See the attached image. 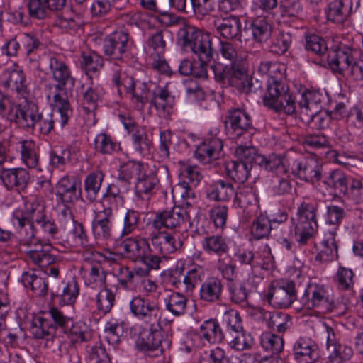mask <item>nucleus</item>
Listing matches in <instances>:
<instances>
[{
    "instance_id": "1",
    "label": "nucleus",
    "mask_w": 363,
    "mask_h": 363,
    "mask_svg": "<svg viewBox=\"0 0 363 363\" xmlns=\"http://www.w3.org/2000/svg\"><path fill=\"white\" fill-rule=\"evenodd\" d=\"M49 74L55 84L47 83L45 86L46 96L52 99L55 111H41L35 130L44 135H48L54 128L55 123L63 128L72 115V110L67 99V89H72L75 79L72 76L69 67L62 57L50 56L47 61Z\"/></svg>"
},
{
    "instance_id": "2",
    "label": "nucleus",
    "mask_w": 363,
    "mask_h": 363,
    "mask_svg": "<svg viewBox=\"0 0 363 363\" xmlns=\"http://www.w3.org/2000/svg\"><path fill=\"white\" fill-rule=\"evenodd\" d=\"M278 69V65L272 61L262 62L258 67L261 74L269 77L267 82V91L263 96L265 106L290 115L296 111L295 98L289 93L288 88L283 82L277 79L274 76Z\"/></svg>"
},
{
    "instance_id": "3",
    "label": "nucleus",
    "mask_w": 363,
    "mask_h": 363,
    "mask_svg": "<svg viewBox=\"0 0 363 363\" xmlns=\"http://www.w3.org/2000/svg\"><path fill=\"white\" fill-rule=\"evenodd\" d=\"M216 82L223 86H230L245 94L255 93L262 89L261 82L247 74L246 62L233 65L223 66L213 62L210 65Z\"/></svg>"
},
{
    "instance_id": "4",
    "label": "nucleus",
    "mask_w": 363,
    "mask_h": 363,
    "mask_svg": "<svg viewBox=\"0 0 363 363\" xmlns=\"http://www.w3.org/2000/svg\"><path fill=\"white\" fill-rule=\"evenodd\" d=\"M125 256L135 262L142 264L136 273L140 277L147 276L152 269H158L161 257L153 255L149 238L141 236L126 238L121 243Z\"/></svg>"
},
{
    "instance_id": "5",
    "label": "nucleus",
    "mask_w": 363,
    "mask_h": 363,
    "mask_svg": "<svg viewBox=\"0 0 363 363\" xmlns=\"http://www.w3.org/2000/svg\"><path fill=\"white\" fill-rule=\"evenodd\" d=\"M43 203L35 200L26 203V210H16L12 216V223L19 230L21 240L30 244L29 240L35 235V224L37 225L48 217L45 213Z\"/></svg>"
},
{
    "instance_id": "6",
    "label": "nucleus",
    "mask_w": 363,
    "mask_h": 363,
    "mask_svg": "<svg viewBox=\"0 0 363 363\" xmlns=\"http://www.w3.org/2000/svg\"><path fill=\"white\" fill-rule=\"evenodd\" d=\"M157 230L162 228L182 232L191 226L190 217L186 209L179 206L157 212L151 222Z\"/></svg>"
},
{
    "instance_id": "7",
    "label": "nucleus",
    "mask_w": 363,
    "mask_h": 363,
    "mask_svg": "<svg viewBox=\"0 0 363 363\" xmlns=\"http://www.w3.org/2000/svg\"><path fill=\"white\" fill-rule=\"evenodd\" d=\"M133 316L145 326H157L161 323L162 312L159 304L145 297L137 296L130 303Z\"/></svg>"
},
{
    "instance_id": "8",
    "label": "nucleus",
    "mask_w": 363,
    "mask_h": 363,
    "mask_svg": "<svg viewBox=\"0 0 363 363\" xmlns=\"http://www.w3.org/2000/svg\"><path fill=\"white\" fill-rule=\"evenodd\" d=\"M301 302L306 308H316L323 313L333 312L335 309L333 298L323 286L315 284L308 286L301 297Z\"/></svg>"
},
{
    "instance_id": "9",
    "label": "nucleus",
    "mask_w": 363,
    "mask_h": 363,
    "mask_svg": "<svg viewBox=\"0 0 363 363\" xmlns=\"http://www.w3.org/2000/svg\"><path fill=\"white\" fill-rule=\"evenodd\" d=\"M290 174L297 179L309 183L320 180L322 166L314 157L296 159L290 164Z\"/></svg>"
},
{
    "instance_id": "10",
    "label": "nucleus",
    "mask_w": 363,
    "mask_h": 363,
    "mask_svg": "<svg viewBox=\"0 0 363 363\" xmlns=\"http://www.w3.org/2000/svg\"><path fill=\"white\" fill-rule=\"evenodd\" d=\"M226 134L231 139H239L242 135L250 137L249 130L252 128L251 118L243 109L233 108L228 111L225 118Z\"/></svg>"
},
{
    "instance_id": "11",
    "label": "nucleus",
    "mask_w": 363,
    "mask_h": 363,
    "mask_svg": "<svg viewBox=\"0 0 363 363\" xmlns=\"http://www.w3.org/2000/svg\"><path fill=\"white\" fill-rule=\"evenodd\" d=\"M161 323L157 326H146L136 341L138 349L148 356L158 357L163 354L162 337L161 334Z\"/></svg>"
},
{
    "instance_id": "12",
    "label": "nucleus",
    "mask_w": 363,
    "mask_h": 363,
    "mask_svg": "<svg viewBox=\"0 0 363 363\" xmlns=\"http://www.w3.org/2000/svg\"><path fill=\"white\" fill-rule=\"evenodd\" d=\"M266 298L274 307H289L296 299L295 283L292 281L273 283L266 295Z\"/></svg>"
},
{
    "instance_id": "13",
    "label": "nucleus",
    "mask_w": 363,
    "mask_h": 363,
    "mask_svg": "<svg viewBox=\"0 0 363 363\" xmlns=\"http://www.w3.org/2000/svg\"><path fill=\"white\" fill-rule=\"evenodd\" d=\"M129 48V35L124 31L113 32L103 41L104 53L111 60H122Z\"/></svg>"
},
{
    "instance_id": "14",
    "label": "nucleus",
    "mask_w": 363,
    "mask_h": 363,
    "mask_svg": "<svg viewBox=\"0 0 363 363\" xmlns=\"http://www.w3.org/2000/svg\"><path fill=\"white\" fill-rule=\"evenodd\" d=\"M356 51L349 46L341 45L331 50L327 55V61L331 70L345 76L347 70L356 59L354 54Z\"/></svg>"
},
{
    "instance_id": "15",
    "label": "nucleus",
    "mask_w": 363,
    "mask_h": 363,
    "mask_svg": "<svg viewBox=\"0 0 363 363\" xmlns=\"http://www.w3.org/2000/svg\"><path fill=\"white\" fill-rule=\"evenodd\" d=\"M291 354L297 363H311L319 357L318 346L310 337H299L292 345Z\"/></svg>"
},
{
    "instance_id": "16",
    "label": "nucleus",
    "mask_w": 363,
    "mask_h": 363,
    "mask_svg": "<svg viewBox=\"0 0 363 363\" xmlns=\"http://www.w3.org/2000/svg\"><path fill=\"white\" fill-rule=\"evenodd\" d=\"M1 77L4 87L23 96L27 92L26 74L18 65L15 64L4 69Z\"/></svg>"
},
{
    "instance_id": "17",
    "label": "nucleus",
    "mask_w": 363,
    "mask_h": 363,
    "mask_svg": "<svg viewBox=\"0 0 363 363\" xmlns=\"http://www.w3.org/2000/svg\"><path fill=\"white\" fill-rule=\"evenodd\" d=\"M0 179L9 190H24L30 179L29 172L24 168H4L0 170Z\"/></svg>"
},
{
    "instance_id": "18",
    "label": "nucleus",
    "mask_w": 363,
    "mask_h": 363,
    "mask_svg": "<svg viewBox=\"0 0 363 363\" xmlns=\"http://www.w3.org/2000/svg\"><path fill=\"white\" fill-rule=\"evenodd\" d=\"M86 262L81 268V273L86 285L92 289L102 288L106 282V274L99 262H89L85 258Z\"/></svg>"
},
{
    "instance_id": "19",
    "label": "nucleus",
    "mask_w": 363,
    "mask_h": 363,
    "mask_svg": "<svg viewBox=\"0 0 363 363\" xmlns=\"http://www.w3.org/2000/svg\"><path fill=\"white\" fill-rule=\"evenodd\" d=\"M153 255H167L176 251L175 239L170 233L155 230L150 233Z\"/></svg>"
},
{
    "instance_id": "20",
    "label": "nucleus",
    "mask_w": 363,
    "mask_h": 363,
    "mask_svg": "<svg viewBox=\"0 0 363 363\" xmlns=\"http://www.w3.org/2000/svg\"><path fill=\"white\" fill-rule=\"evenodd\" d=\"M327 99L325 94L320 91H308L304 92L298 101L299 117L308 113H318L322 110L323 105Z\"/></svg>"
},
{
    "instance_id": "21",
    "label": "nucleus",
    "mask_w": 363,
    "mask_h": 363,
    "mask_svg": "<svg viewBox=\"0 0 363 363\" xmlns=\"http://www.w3.org/2000/svg\"><path fill=\"white\" fill-rule=\"evenodd\" d=\"M21 245L29 247L26 251L27 257L35 265L42 268L48 267L57 260V257L52 255L49 250L45 249L40 242H33V239L29 240L30 244L24 243L21 240Z\"/></svg>"
},
{
    "instance_id": "22",
    "label": "nucleus",
    "mask_w": 363,
    "mask_h": 363,
    "mask_svg": "<svg viewBox=\"0 0 363 363\" xmlns=\"http://www.w3.org/2000/svg\"><path fill=\"white\" fill-rule=\"evenodd\" d=\"M223 141L217 138H211L203 141L195 150V157L201 163H211L220 157L223 149Z\"/></svg>"
},
{
    "instance_id": "23",
    "label": "nucleus",
    "mask_w": 363,
    "mask_h": 363,
    "mask_svg": "<svg viewBox=\"0 0 363 363\" xmlns=\"http://www.w3.org/2000/svg\"><path fill=\"white\" fill-rule=\"evenodd\" d=\"M66 0H26L29 16L42 20L46 18L49 10L62 9Z\"/></svg>"
},
{
    "instance_id": "24",
    "label": "nucleus",
    "mask_w": 363,
    "mask_h": 363,
    "mask_svg": "<svg viewBox=\"0 0 363 363\" xmlns=\"http://www.w3.org/2000/svg\"><path fill=\"white\" fill-rule=\"evenodd\" d=\"M80 194V182L73 178L64 177L56 185V196L62 203H72Z\"/></svg>"
},
{
    "instance_id": "25",
    "label": "nucleus",
    "mask_w": 363,
    "mask_h": 363,
    "mask_svg": "<svg viewBox=\"0 0 363 363\" xmlns=\"http://www.w3.org/2000/svg\"><path fill=\"white\" fill-rule=\"evenodd\" d=\"M257 165L278 176L289 177L290 174V164H288L286 159L281 155L272 154L267 157L262 155L258 157Z\"/></svg>"
},
{
    "instance_id": "26",
    "label": "nucleus",
    "mask_w": 363,
    "mask_h": 363,
    "mask_svg": "<svg viewBox=\"0 0 363 363\" xmlns=\"http://www.w3.org/2000/svg\"><path fill=\"white\" fill-rule=\"evenodd\" d=\"M352 12V0H334L328 5L326 15L329 21L336 23H342Z\"/></svg>"
},
{
    "instance_id": "27",
    "label": "nucleus",
    "mask_w": 363,
    "mask_h": 363,
    "mask_svg": "<svg viewBox=\"0 0 363 363\" xmlns=\"http://www.w3.org/2000/svg\"><path fill=\"white\" fill-rule=\"evenodd\" d=\"M291 228H294L296 241L300 245H306L317 233L318 225L317 221L306 219L291 218Z\"/></svg>"
},
{
    "instance_id": "28",
    "label": "nucleus",
    "mask_w": 363,
    "mask_h": 363,
    "mask_svg": "<svg viewBox=\"0 0 363 363\" xmlns=\"http://www.w3.org/2000/svg\"><path fill=\"white\" fill-rule=\"evenodd\" d=\"M317 247V255L315 257L320 262L332 261L337 258V245L335 240V233L328 231Z\"/></svg>"
},
{
    "instance_id": "29",
    "label": "nucleus",
    "mask_w": 363,
    "mask_h": 363,
    "mask_svg": "<svg viewBox=\"0 0 363 363\" xmlns=\"http://www.w3.org/2000/svg\"><path fill=\"white\" fill-rule=\"evenodd\" d=\"M36 104L26 101L23 105H16L8 112V120L14 122L24 130H29V122Z\"/></svg>"
},
{
    "instance_id": "30",
    "label": "nucleus",
    "mask_w": 363,
    "mask_h": 363,
    "mask_svg": "<svg viewBox=\"0 0 363 363\" xmlns=\"http://www.w3.org/2000/svg\"><path fill=\"white\" fill-rule=\"evenodd\" d=\"M257 315L259 318L267 320L268 327L276 330L278 333L286 332L291 325V317L281 312L271 313L263 308L257 309Z\"/></svg>"
},
{
    "instance_id": "31",
    "label": "nucleus",
    "mask_w": 363,
    "mask_h": 363,
    "mask_svg": "<svg viewBox=\"0 0 363 363\" xmlns=\"http://www.w3.org/2000/svg\"><path fill=\"white\" fill-rule=\"evenodd\" d=\"M223 284L217 277L208 278L201 286L200 298L204 301L213 303L221 299Z\"/></svg>"
},
{
    "instance_id": "32",
    "label": "nucleus",
    "mask_w": 363,
    "mask_h": 363,
    "mask_svg": "<svg viewBox=\"0 0 363 363\" xmlns=\"http://www.w3.org/2000/svg\"><path fill=\"white\" fill-rule=\"evenodd\" d=\"M217 33L226 39H233L241 33V23L238 17L230 16L214 23Z\"/></svg>"
},
{
    "instance_id": "33",
    "label": "nucleus",
    "mask_w": 363,
    "mask_h": 363,
    "mask_svg": "<svg viewBox=\"0 0 363 363\" xmlns=\"http://www.w3.org/2000/svg\"><path fill=\"white\" fill-rule=\"evenodd\" d=\"M30 333L36 339H52L56 333V326L52 320L44 317L34 318L30 327Z\"/></svg>"
},
{
    "instance_id": "34",
    "label": "nucleus",
    "mask_w": 363,
    "mask_h": 363,
    "mask_svg": "<svg viewBox=\"0 0 363 363\" xmlns=\"http://www.w3.org/2000/svg\"><path fill=\"white\" fill-rule=\"evenodd\" d=\"M18 151L21 153L22 162L28 168H38L39 155L35 143L30 140L18 143Z\"/></svg>"
},
{
    "instance_id": "35",
    "label": "nucleus",
    "mask_w": 363,
    "mask_h": 363,
    "mask_svg": "<svg viewBox=\"0 0 363 363\" xmlns=\"http://www.w3.org/2000/svg\"><path fill=\"white\" fill-rule=\"evenodd\" d=\"M189 49L198 55L200 60H210L213 57V50L209 34L201 31Z\"/></svg>"
},
{
    "instance_id": "36",
    "label": "nucleus",
    "mask_w": 363,
    "mask_h": 363,
    "mask_svg": "<svg viewBox=\"0 0 363 363\" xmlns=\"http://www.w3.org/2000/svg\"><path fill=\"white\" fill-rule=\"evenodd\" d=\"M113 216H111V210L106 209L105 211H99L96 213V218L92 223V228L94 235L96 237L107 239L111 235V221Z\"/></svg>"
},
{
    "instance_id": "37",
    "label": "nucleus",
    "mask_w": 363,
    "mask_h": 363,
    "mask_svg": "<svg viewBox=\"0 0 363 363\" xmlns=\"http://www.w3.org/2000/svg\"><path fill=\"white\" fill-rule=\"evenodd\" d=\"M218 55L221 57L230 62L229 67H233L245 62L242 57V52L239 50L238 46L226 40H220Z\"/></svg>"
},
{
    "instance_id": "38",
    "label": "nucleus",
    "mask_w": 363,
    "mask_h": 363,
    "mask_svg": "<svg viewBox=\"0 0 363 363\" xmlns=\"http://www.w3.org/2000/svg\"><path fill=\"white\" fill-rule=\"evenodd\" d=\"M225 169L229 178L235 182L242 184L250 177L252 167L237 160H232L225 164Z\"/></svg>"
},
{
    "instance_id": "39",
    "label": "nucleus",
    "mask_w": 363,
    "mask_h": 363,
    "mask_svg": "<svg viewBox=\"0 0 363 363\" xmlns=\"http://www.w3.org/2000/svg\"><path fill=\"white\" fill-rule=\"evenodd\" d=\"M199 333L211 344L219 343L224 337L218 323L213 319L206 320L200 325Z\"/></svg>"
},
{
    "instance_id": "40",
    "label": "nucleus",
    "mask_w": 363,
    "mask_h": 363,
    "mask_svg": "<svg viewBox=\"0 0 363 363\" xmlns=\"http://www.w3.org/2000/svg\"><path fill=\"white\" fill-rule=\"evenodd\" d=\"M143 166L140 162L129 161L121 166L118 175V182L128 186L132 180H138V177L143 174Z\"/></svg>"
},
{
    "instance_id": "41",
    "label": "nucleus",
    "mask_w": 363,
    "mask_h": 363,
    "mask_svg": "<svg viewBox=\"0 0 363 363\" xmlns=\"http://www.w3.org/2000/svg\"><path fill=\"white\" fill-rule=\"evenodd\" d=\"M201 246L206 253L218 256L227 253L229 249L225 239L218 235L205 237L201 242Z\"/></svg>"
},
{
    "instance_id": "42",
    "label": "nucleus",
    "mask_w": 363,
    "mask_h": 363,
    "mask_svg": "<svg viewBox=\"0 0 363 363\" xmlns=\"http://www.w3.org/2000/svg\"><path fill=\"white\" fill-rule=\"evenodd\" d=\"M324 183L339 195L345 194L350 184L345 174L340 169L332 171L325 178Z\"/></svg>"
},
{
    "instance_id": "43",
    "label": "nucleus",
    "mask_w": 363,
    "mask_h": 363,
    "mask_svg": "<svg viewBox=\"0 0 363 363\" xmlns=\"http://www.w3.org/2000/svg\"><path fill=\"white\" fill-rule=\"evenodd\" d=\"M252 35L259 43L266 42L272 35L273 27L272 23L265 17H259L252 23Z\"/></svg>"
},
{
    "instance_id": "44",
    "label": "nucleus",
    "mask_w": 363,
    "mask_h": 363,
    "mask_svg": "<svg viewBox=\"0 0 363 363\" xmlns=\"http://www.w3.org/2000/svg\"><path fill=\"white\" fill-rule=\"evenodd\" d=\"M235 194L233 184L224 180H218L212 186V190L208 196L216 201H228Z\"/></svg>"
},
{
    "instance_id": "45",
    "label": "nucleus",
    "mask_w": 363,
    "mask_h": 363,
    "mask_svg": "<svg viewBox=\"0 0 363 363\" xmlns=\"http://www.w3.org/2000/svg\"><path fill=\"white\" fill-rule=\"evenodd\" d=\"M158 184V179L153 175L146 176L143 174L138 177L135 182V194L141 199L149 198L154 193L155 188Z\"/></svg>"
},
{
    "instance_id": "46",
    "label": "nucleus",
    "mask_w": 363,
    "mask_h": 363,
    "mask_svg": "<svg viewBox=\"0 0 363 363\" xmlns=\"http://www.w3.org/2000/svg\"><path fill=\"white\" fill-rule=\"evenodd\" d=\"M104 174L101 172L90 173L84 181V190L86 193V198L89 201H94L97 197L101 189Z\"/></svg>"
},
{
    "instance_id": "47",
    "label": "nucleus",
    "mask_w": 363,
    "mask_h": 363,
    "mask_svg": "<svg viewBox=\"0 0 363 363\" xmlns=\"http://www.w3.org/2000/svg\"><path fill=\"white\" fill-rule=\"evenodd\" d=\"M72 341L76 342H87L91 338V331L83 322L73 323L65 330Z\"/></svg>"
},
{
    "instance_id": "48",
    "label": "nucleus",
    "mask_w": 363,
    "mask_h": 363,
    "mask_svg": "<svg viewBox=\"0 0 363 363\" xmlns=\"http://www.w3.org/2000/svg\"><path fill=\"white\" fill-rule=\"evenodd\" d=\"M226 338L230 347L238 351L249 349L253 344L252 336L243 330L227 334Z\"/></svg>"
},
{
    "instance_id": "49",
    "label": "nucleus",
    "mask_w": 363,
    "mask_h": 363,
    "mask_svg": "<svg viewBox=\"0 0 363 363\" xmlns=\"http://www.w3.org/2000/svg\"><path fill=\"white\" fill-rule=\"evenodd\" d=\"M186 298L181 293L174 292L165 298L167 311L176 316L183 315L186 308Z\"/></svg>"
},
{
    "instance_id": "50",
    "label": "nucleus",
    "mask_w": 363,
    "mask_h": 363,
    "mask_svg": "<svg viewBox=\"0 0 363 363\" xmlns=\"http://www.w3.org/2000/svg\"><path fill=\"white\" fill-rule=\"evenodd\" d=\"M301 120L315 129H324L329 125L331 116L326 111L320 110L318 113H310L300 116Z\"/></svg>"
},
{
    "instance_id": "51",
    "label": "nucleus",
    "mask_w": 363,
    "mask_h": 363,
    "mask_svg": "<svg viewBox=\"0 0 363 363\" xmlns=\"http://www.w3.org/2000/svg\"><path fill=\"white\" fill-rule=\"evenodd\" d=\"M237 161L247 164L252 168L253 164L257 165V160L262 155L257 153L252 146L238 145L235 150Z\"/></svg>"
},
{
    "instance_id": "52",
    "label": "nucleus",
    "mask_w": 363,
    "mask_h": 363,
    "mask_svg": "<svg viewBox=\"0 0 363 363\" xmlns=\"http://www.w3.org/2000/svg\"><path fill=\"white\" fill-rule=\"evenodd\" d=\"M104 95L99 86H90L83 93V108L86 113L92 112L97 107V103Z\"/></svg>"
},
{
    "instance_id": "53",
    "label": "nucleus",
    "mask_w": 363,
    "mask_h": 363,
    "mask_svg": "<svg viewBox=\"0 0 363 363\" xmlns=\"http://www.w3.org/2000/svg\"><path fill=\"white\" fill-rule=\"evenodd\" d=\"M172 97L169 91L166 89L158 87L155 89L150 99V104L156 110L165 111L169 106H171Z\"/></svg>"
},
{
    "instance_id": "54",
    "label": "nucleus",
    "mask_w": 363,
    "mask_h": 363,
    "mask_svg": "<svg viewBox=\"0 0 363 363\" xmlns=\"http://www.w3.org/2000/svg\"><path fill=\"white\" fill-rule=\"evenodd\" d=\"M328 352L330 360L337 363L347 362L353 355L352 348L340 342L330 347Z\"/></svg>"
},
{
    "instance_id": "55",
    "label": "nucleus",
    "mask_w": 363,
    "mask_h": 363,
    "mask_svg": "<svg viewBox=\"0 0 363 363\" xmlns=\"http://www.w3.org/2000/svg\"><path fill=\"white\" fill-rule=\"evenodd\" d=\"M133 149L140 155L146 156L150 153L152 143L144 131L136 130L132 134Z\"/></svg>"
},
{
    "instance_id": "56",
    "label": "nucleus",
    "mask_w": 363,
    "mask_h": 363,
    "mask_svg": "<svg viewBox=\"0 0 363 363\" xmlns=\"http://www.w3.org/2000/svg\"><path fill=\"white\" fill-rule=\"evenodd\" d=\"M318 202L304 199L297 208V218L317 221Z\"/></svg>"
},
{
    "instance_id": "57",
    "label": "nucleus",
    "mask_w": 363,
    "mask_h": 363,
    "mask_svg": "<svg viewBox=\"0 0 363 363\" xmlns=\"http://www.w3.org/2000/svg\"><path fill=\"white\" fill-rule=\"evenodd\" d=\"M292 43V38L289 33L280 31L272 40L270 51L276 55H284L289 50Z\"/></svg>"
},
{
    "instance_id": "58",
    "label": "nucleus",
    "mask_w": 363,
    "mask_h": 363,
    "mask_svg": "<svg viewBox=\"0 0 363 363\" xmlns=\"http://www.w3.org/2000/svg\"><path fill=\"white\" fill-rule=\"evenodd\" d=\"M201 30L190 25L181 28L177 33L179 44L184 48H189Z\"/></svg>"
},
{
    "instance_id": "59",
    "label": "nucleus",
    "mask_w": 363,
    "mask_h": 363,
    "mask_svg": "<svg viewBox=\"0 0 363 363\" xmlns=\"http://www.w3.org/2000/svg\"><path fill=\"white\" fill-rule=\"evenodd\" d=\"M228 289L230 294V299L233 302L243 306L247 304L248 292L244 282H229Z\"/></svg>"
},
{
    "instance_id": "60",
    "label": "nucleus",
    "mask_w": 363,
    "mask_h": 363,
    "mask_svg": "<svg viewBox=\"0 0 363 363\" xmlns=\"http://www.w3.org/2000/svg\"><path fill=\"white\" fill-rule=\"evenodd\" d=\"M104 58L95 52L82 55L81 66L88 72H95L104 66Z\"/></svg>"
},
{
    "instance_id": "61",
    "label": "nucleus",
    "mask_w": 363,
    "mask_h": 363,
    "mask_svg": "<svg viewBox=\"0 0 363 363\" xmlns=\"http://www.w3.org/2000/svg\"><path fill=\"white\" fill-rule=\"evenodd\" d=\"M261 344L263 348L272 352L273 354H278L284 349V340L281 336L272 333H266L262 335Z\"/></svg>"
},
{
    "instance_id": "62",
    "label": "nucleus",
    "mask_w": 363,
    "mask_h": 363,
    "mask_svg": "<svg viewBox=\"0 0 363 363\" xmlns=\"http://www.w3.org/2000/svg\"><path fill=\"white\" fill-rule=\"evenodd\" d=\"M79 295V286L74 279L69 281L63 287L60 294V303L62 305H72L75 303Z\"/></svg>"
},
{
    "instance_id": "63",
    "label": "nucleus",
    "mask_w": 363,
    "mask_h": 363,
    "mask_svg": "<svg viewBox=\"0 0 363 363\" xmlns=\"http://www.w3.org/2000/svg\"><path fill=\"white\" fill-rule=\"evenodd\" d=\"M95 149L104 155H110L114 152L118 144L113 140L111 136L106 133L98 134L94 140Z\"/></svg>"
},
{
    "instance_id": "64",
    "label": "nucleus",
    "mask_w": 363,
    "mask_h": 363,
    "mask_svg": "<svg viewBox=\"0 0 363 363\" xmlns=\"http://www.w3.org/2000/svg\"><path fill=\"white\" fill-rule=\"evenodd\" d=\"M255 201L252 189L247 186H242L235 191L234 203L240 208H246Z\"/></svg>"
}]
</instances>
